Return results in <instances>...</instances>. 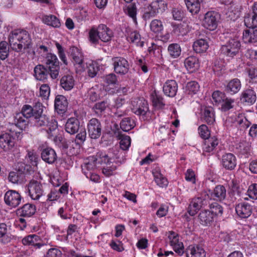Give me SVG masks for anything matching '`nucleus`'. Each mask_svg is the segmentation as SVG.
I'll list each match as a JSON object with an SVG mask.
<instances>
[{
	"label": "nucleus",
	"instance_id": "obj_29",
	"mask_svg": "<svg viewBox=\"0 0 257 257\" xmlns=\"http://www.w3.org/2000/svg\"><path fill=\"white\" fill-rule=\"evenodd\" d=\"M28 122V119L21 112L16 113L14 117V125L19 127L21 131L26 128Z\"/></svg>",
	"mask_w": 257,
	"mask_h": 257
},
{
	"label": "nucleus",
	"instance_id": "obj_31",
	"mask_svg": "<svg viewBox=\"0 0 257 257\" xmlns=\"http://www.w3.org/2000/svg\"><path fill=\"white\" fill-rule=\"evenodd\" d=\"M198 219L200 223L203 225L210 224L214 220V217L209 210L201 211L198 216Z\"/></svg>",
	"mask_w": 257,
	"mask_h": 257
},
{
	"label": "nucleus",
	"instance_id": "obj_58",
	"mask_svg": "<svg viewBox=\"0 0 257 257\" xmlns=\"http://www.w3.org/2000/svg\"><path fill=\"white\" fill-rule=\"evenodd\" d=\"M249 82L257 83V67H252L247 70Z\"/></svg>",
	"mask_w": 257,
	"mask_h": 257
},
{
	"label": "nucleus",
	"instance_id": "obj_19",
	"mask_svg": "<svg viewBox=\"0 0 257 257\" xmlns=\"http://www.w3.org/2000/svg\"><path fill=\"white\" fill-rule=\"evenodd\" d=\"M126 33L128 41L135 44L138 47L144 46V42L141 40V35L138 32L128 29L126 30Z\"/></svg>",
	"mask_w": 257,
	"mask_h": 257
},
{
	"label": "nucleus",
	"instance_id": "obj_8",
	"mask_svg": "<svg viewBox=\"0 0 257 257\" xmlns=\"http://www.w3.org/2000/svg\"><path fill=\"white\" fill-rule=\"evenodd\" d=\"M240 45L237 39H232L221 47V52L227 56L233 57L239 52Z\"/></svg>",
	"mask_w": 257,
	"mask_h": 257
},
{
	"label": "nucleus",
	"instance_id": "obj_28",
	"mask_svg": "<svg viewBox=\"0 0 257 257\" xmlns=\"http://www.w3.org/2000/svg\"><path fill=\"white\" fill-rule=\"evenodd\" d=\"M41 158L45 162L52 164L56 160L57 156L53 149L47 148L42 150Z\"/></svg>",
	"mask_w": 257,
	"mask_h": 257
},
{
	"label": "nucleus",
	"instance_id": "obj_24",
	"mask_svg": "<svg viewBox=\"0 0 257 257\" xmlns=\"http://www.w3.org/2000/svg\"><path fill=\"white\" fill-rule=\"evenodd\" d=\"M226 189L223 185H217L210 193L211 199L216 201H221L226 197Z\"/></svg>",
	"mask_w": 257,
	"mask_h": 257
},
{
	"label": "nucleus",
	"instance_id": "obj_34",
	"mask_svg": "<svg viewBox=\"0 0 257 257\" xmlns=\"http://www.w3.org/2000/svg\"><path fill=\"white\" fill-rule=\"evenodd\" d=\"M241 82L237 78L231 80L225 86V90L228 93L235 94L241 88Z\"/></svg>",
	"mask_w": 257,
	"mask_h": 257
},
{
	"label": "nucleus",
	"instance_id": "obj_46",
	"mask_svg": "<svg viewBox=\"0 0 257 257\" xmlns=\"http://www.w3.org/2000/svg\"><path fill=\"white\" fill-rule=\"evenodd\" d=\"M253 16L251 17H245L244 18L245 23H250L251 21V26H257V3H254L252 7Z\"/></svg>",
	"mask_w": 257,
	"mask_h": 257
},
{
	"label": "nucleus",
	"instance_id": "obj_1",
	"mask_svg": "<svg viewBox=\"0 0 257 257\" xmlns=\"http://www.w3.org/2000/svg\"><path fill=\"white\" fill-rule=\"evenodd\" d=\"M9 43L11 49L17 52L29 49L31 46L30 35L28 32L23 30L12 32L9 36Z\"/></svg>",
	"mask_w": 257,
	"mask_h": 257
},
{
	"label": "nucleus",
	"instance_id": "obj_50",
	"mask_svg": "<svg viewBox=\"0 0 257 257\" xmlns=\"http://www.w3.org/2000/svg\"><path fill=\"white\" fill-rule=\"evenodd\" d=\"M150 29L152 32L155 33L162 32L163 30L162 22L158 19L153 20L150 24Z\"/></svg>",
	"mask_w": 257,
	"mask_h": 257
},
{
	"label": "nucleus",
	"instance_id": "obj_36",
	"mask_svg": "<svg viewBox=\"0 0 257 257\" xmlns=\"http://www.w3.org/2000/svg\"><path fill=\"white\" fill-rule=\"evenodd\" d=\"M186 7L192 15L197 14L200 10V3L199 0H184Z\"/></svg>",
	"mask_w": 257,
	"mask_h": 257
},
{
	"label": "nucleus",
	"instance_id": "obj_20",
	"mask_svg": "<svg viewBox=\"0 0 257 257\" xmlns=\"http://www.w3.org/2000/svg\"><path fill=\"white\" fill-rule=\"evenodd\" d=\"M68 106V102L66 98L62 95H57L55 99V108L58 113H64Z\"/></svg>",
	"mask_w": 257,
	"mask_h": 257
},
{
	"label": "nucleus",
	"instance_id": "obj_62",
	"mask_svg": "<svg viewBox=\"0 0 257 257\" xmlns=\"http://www.w3.org/2000/svg\"><path fill=\"white\" fill-rule=\"evenodd\" d=\"M127 14L134 22H136L137 8L134 4H131L127 7Z\"/></svg>",
	"mask_w": 257,
	"mask_h": 257
},
{
	"label": "nucleus",
	"instance_id": "obj_16",
	"mask_svg": "<svg viewBox=\"0 0 257 257\" xmlns=\"http://www.w3.org/2000/svg\"><path fill=\"white\" fill-rule=\"evenodd\" d=\"M70 55L75 62L78 65L79 71H84L85 66L83 63V56L80 50L76 47H72L70 50Z\"/></svg>",
	"mask_w": 257,
	"mask_h": 257
},
{
	"label": "nucleus",
	"instance_id": "obj_41",
	"mask_svg": "<svg viewBox=\"0 0 257 257\" xmlns=\"http://www.w3.org/2000/svg\"><path fill=\"white\" fill-rule=\"evenodd\" d=\"M151 99L153 105L157 108H162L165 105L162 96L157 93L156 91L152 93Z\"/></svg>",
	"mask_w": 257,
	"mask_h": 257
},
{
	"label": "nucleus",
	"instance_id": "obj_44",
	"mask_svg": "<svg viewBox=\"0 0 257 257\" xmlns=\"http://www.w3.org/2000/svg\"><path fill=\"white\" fill-rule=\"evenodd\" d=\"M8 228L4 223H0V239L1 241L6 244L11 241V238L7 234Z\"/></svg>",
	"mask_w": 257,
	"mask_h": 257
},
{
	"label": "nucleus",
	"instance_id": "obj_3",
	"mask_svg": "<svg viewBox=\"0 0 257 257\" xmlns=\"http://www.w3.org/2000/svg\"><path fill=\"white\" fill-rule=\"evenodd\" d=\"M42 112H41L39 115L34 116L33 118L34 124L38 127L45 126L46 132L50 135L52 132L57 128V122L52 118L49 120L46 115L42 114Z\"/></svg>",
	"mask_w": 257,
	"mask_h": 257
},
{
	"label": "nucleus",
	"instance_id": "obj_9",
	"mask_svg": "<svg viewBox=\"0 0 257 257\" xmlns=\"http://www.w3.org/2000/svg\"><path fill=\"white\" fill-rule=\"evenodd\" d=\"M87 130L88 135L91 139H98L101 134L102 125L100 121L97 118H91L87 124Z\"/></svg>",
	"mask_w": 257,
	"mask_h": 257
},
{
	"label": "nucleus",
	"instance_id": "obj_47",
	"mask_svg": "<svg viewBox=\"0 0 257 257\" xmlns=\"http://www.w3.org/2000/svg\"><path fill=\"white\" fill-rule=\"evenodd\" d=\"M209 210L213 215L214 218L217 216H221L223 213L222 207L216 202L211 203L210 205V210Z\"/></svg>",
	"mask_w": 257,
	"mask_h": 257
},
{
	"label": "nucleus",
	"instance_id": "obj_21",
	"mask_svg": "<svg viewBox=\"0 0 257 257\" xmlns=\"http://www.w3.org/2000/svg\"><path fill=\"white\" fill-rule=\"evenodd\" d=\"M186 257H206L204 249L198 245H190L186 250Z\"/></svg>",
	"mask_w": 257,
	"mask_h": 257
},
{
	"label": "nucleus",
	"instance_id": "obj_57",
	"mask_svg": "<svg viewBox=\"0 0 257 257\" xmlns=\"http://www.w3.org/2000/svg\"><path fill=\"white\" fill-rule=\"evenodd\" d=\"M114 149H112L109 150L107 155H104L102 157V161L105 163L110 164V163L114 162L115 158Z\"/></svg>",
	"mask_w": 257,
	"mask_h": 257
},
{
	"label": "nucleus",
	"instance_id": "obj_23",
	"mask_svg": "<svg viewBox=\"0 0 257 257\" xmlns=\"http://www.w3.org/2000/svg\"><path fill=\"white\" fill-rule=\"evenodd\" d=\"M222 166L227 170H233L236 165L235 157L231 153L226 154L222 157Z\"/></svg>",
	"mask_w": 257,
	"mask_h": 257
},
{
	"label": "nucleus",
	"instance_id": "obj_33",
	"mask_svg": "<svg viewBox=\"0 0 257 257\" xmlns=\"http://www.w3.org/2000/svg\"><path fill=\"white\" fill-rule=\"evenodd\" d=\"M34 73L36 78L40 81H44L47 78L49 71L42 65H38L35 67Z\"/></svg>",
	"mask_w": 257,
	"mask_h": 257
},
{
	"label": "nucleus",
	"instance_id": "obj_53",
	"mask_svg": "<svg viewBox=\"0 0 257 257\" xmlns=\"http://www.w3.org/2000/svg\"><path fill=\"white\" fill-rule=\"evenodd\" d=\"M106 106L107 104L106 102L101 101L95 103L92 107V109L96 115H100L102 112L105 110Z\"/></svg>",
	"mask_w": 257,
	"mask_h": 257
},
{
	"label": "nucleus",
	"instance_id": "obj_39",
	"mask_svg": "<svg viewBox=\"0 0 257 257\" xmlns=\"http://www.w3.org/2000/svg\"><path fill=\"white\" fill-rule=\"evenodd\" d=\"M208 43L204 39H199L194 42L193 49L198 53L205 52L208 48Z\"/></svg>",
	"mask_w": 257,
	"mask_h": 257
},
{
	"label": "nucleus",
	"instance_id": "obj_38",
	"mask_svg": "<svg viewBox=\"0 0 257 257\" xmlns=\"http://www.w3.org/2000/svg\"><path fill=\"white\" fill-rule=\"evenodd\" d=\"M42 21L45 24L54 28H59L61 23L59 20L54 15H44L42 17Z\"/></svg>",
	"mask_w": 257,
	"mask_h": 257
},
{
	"label": "nucleus",
	"instance_id": "obj_2",
	"mask_svg": "<svg viewBox=\"0 0 257 257\" xmlns=\"http://www.w3.org/2000/svg\"><path fill=\"white\" fill-rule=\"evenodd\" d=\"M10 133H6L0 135V147L5 151L11 150L15 146V138L20 140L22 138V132H16L9 129Z\"/></svg>",
	"mask_w": 257,
	"mask_h": 257
},
{
	"label": "nucleus",
	"instance_id": "obj_7",
	"mask_svg": "<svg viewBox=\"0 0 257 257\" xmlns=\"http://www.w3.org/2000/svg\"><path fill=\"white\" fill-rule=\"evenodd\" d=\"M132 110L138 115H145L149 110L147 101L143 98H136L132 102Z\"/></svg>",
	"mask_w": 257,
	"mask_h": 257
},
{
	"label": "nucleus",
	"instance_id": "obj_14",
	"mask_svg": "<svg viewBox=\"0 0 257 257\" xmlns=\"http://www.w3.org/2000/svg\"><path fill=\"white\" fill-rule=\"evenodd\" d=\"M206 204V200L202 197L194 198L190 203L187 212L190 215L194 216L201 207Z\"/></svg>",
	"mask_w": 257,
	"mask_h": 257
},
{
	"label": "nucleus",
	"instance_id": "obj_60",
	"mask_svg": "<svg viewBox=\"0 0 257 257\" xmlns=\"http://www.w3.org/2000/svg\"><path fill=\"white\" fill-rule=\"evenodd\" d=\"M96 168V163L95 160L86 162L82 166V169L84 173V171L88 172H91V171L94 170Z\"/></svg>",
	"mask_w": 257,
	"mask_h": 257
},
{
	"label": "nucleus",
	"instance_id": "obj_63",
	"mask_svg": "<svg viewBox=\"0 0 257 257\" xmlns=\"http://www.w3.org/2000/svg\"><path fill=\"white\" fill-rule=\"evenodd\" d=\"M61 254L62 252L60 250L55 248H52L48 250L45 257H60Z\"/></svg>",
	"mask_w": 257,
	"mask_h": 257
},
{
	"label": "nucleus",
	"instance_id": "obj_15",
	"mask_svg": "<svg viewBox=\"0 0 257 257\" xmlns=\"http://www.w3.org/2000/svg\"><path fill=\"white\" fill-rule=\"evenodd\" d=\"M245 24H247V23ZM247 24V26L250 28L243 32L242 39L245 43H255L257 42V29H254L256 26H251V21Z\"/></svg>",
	"mask_w": 257,
	"mask_h": 257
},
{
	"label": "nucleus",
	"instance_id": "obj_12",
	"mask_svg": "<svg viewBox=\"0 0 257 257\" xmlns=\"http://www.w3.org/2000/svg\"><path fill=\"white\" fill-rule=\"evenodd\" d=\"M43 109L42 104L40 103H36L34 106H31L28 104L24 105L21 110V112L28 119L31 117L34 118L35 116L39 115L41 112H43Z\"/></svg>",
	"mask_w": 257,
	"mask_h": 257
},
{
	"label": "nucleus",
	"instance_id": "obj_42",
	"mask_svg": "<svg viewBox=\"0 0 257 257\" xmlns=\"http://www.w3.org/2000/svg\"><path fill=\"white\" fill-rule=\"evenodd\" d=\"M203 118L208 124H211L215 121L214 115L212 108L205 107L203 112Z\"/></svg>",
	"mask_w": 257,
	"mask_h": 257
},
{
	"label": "nucleus",
	"instance_id": "obj_55",
	"mask_svg": "<svg viewBox=\"0 0 257 257\" xmlns=\"http://www.w3.org/2000/svg\"><path fill=\"white\" fill-rule=\"evenodd\" d=\"M99 70V67L95 63H91L87 65V73L89 77H95Z\"/></svg>",
	"mask_w": 257,
	"mask_h": 257
},
{
	"label": "nucleus",
	"instance_id": "obj_22",
	"mask_svg": "<svg viewBox=\"0 0 257 257\" xmlns=\"http://www.w3.org/2000/svg\"><path fill=\"white\" fill-rule=\"evenodd\" d=\"M250 205L245 203H240L235 207V211L237 215L241 218H245L249 217L251 213Z\"/></svg>",
	"mask_w": 257,
	"mask_h": 257
},
{
	"label": "nucleus",
	"instance_id": "obj_40",
	"mask_svg": "<svg viewBox=\"0 0 257 257\" xmlns=\"http://www.w3.org/2000/svg\"><path fill=\"white\" fill-rule=\"evenodd\" d=\"M136 125L135 121L131 117H125L120 123V128L124 132H128L133 129Z\"/></svg>",
	"mask_w": 257,
	"mask_h": 257
},
{
	"label": "nucleus",
	"instance_id": "obj_5",
	"mask_svg": "<svg viewBox=\"0 0 257 257\" xmlns=\"http://www.w3.org/2000/svg\"><path fill=\"white\" fill-rule=\"evenodd\" d=\"M46 67L49 71V74L53 79L56 78L59 75V62L56 55L48 54L45 60Z\"/></svg>",
	"mask_w": 257,
	"mask_h": 257
},
{
	"label": "nucleus",
	"instance_id": "obj_18",
	"mask_svg": "<svg viewBox=\"0 0 257 257\" xmlns=\"http://www.w3.org/2000/svg\"><path fill=\"white\" fill-rule=\"evenodd\" d=\"M99 39L103 42H108L111 40L113 36L112 31L104 24L98 26Z\"/></svg>",
	"mask_w": 257,
	"mask_h": 257
},
{
	"label": "nucleus",
	"instance_id": "obj_26",
	"mask_svg": "<svg viewBox=\"0 0 257 257\" xmlns=\"http://www.w3.org/2000/svg\"><path fill=\"white\" fill-rule=\"evenodd\" d=\"M36 207L31 204H26L17 210V214L21 216L29 217L35 214Z\"/></svg>",
	"mask_w": 257,
	"mask_h": 257
},
{
	"label": "nucleus",
	"instance_id": "obj_54",
	"mask_svg": "<svg viewBox=\"0 0 257 257\" xmlns=\"http://www.w3.org/2000/svg\"><path fill=\"white\" fill-rule=\"evenodd\" d=\"M50 93V88L48 84H44L40 87L39 96L44 99L48 98Z\"/></svg>",
	"mask_w": 257,
	"mask_h": 257
},
{
	"label": "nucleus",
	"instance_id": "obj_13",
	"mask_svg": "<svg viewBox=\"0 0 257 257\" xmlns=\"http://www.w3.org/2000/svg\"><path fill=\"white\" fill-rule=\"evenodd\" d=\"M114 71L120 74H126L129 69L127 61L122 57H114L112 59Z\"/></svg>",
	"mask_w": 257,
	"mask_h": 257
},
{
	"label": "nucleus",
	"instance_id": "obj_11",
	"mask_svg": "<svg viewBox=\"0 0 257 257\" xmlns=\"http://www.w3.org/2000/svg\"><path fill=\"white\" fill-rule=\"evenodd\" d=\"M21 195L15 190H9L5 195L4 200L6 204L12 207H17L22 201Z\"/></svg>",
	"mask_w": 257,
	"mask_h": 257
},
{
	"label": "nucleus",
	"instance_id": "obj_61",
	"mask_svg": "<svg viewBox=\"0 0 257 257\" xmlns=\"http://www.w3.org/2000/svg\"><path fill=\"white\" fill-rule=\"evenodd\" d=\"M30 166L25 164L22 162H19L15 165V169L20 174L25 173L28 171L30 169Z\"/></svg>",
	"mask_w": 257,
	"mask_h": 257
},
{
	"label": "nucleus",
	"instance_id": "obj_64",
	"mask_svg": "<svg viewBox=\"0 0 257 257\" xmlns=\"http://www.w3.org/2000/svg\"><path fill=\"white\" fill-rule=\"evenodd\" d=\"M247 193L250 198L257 199V184H253L250 186L248 189Z\"/></svg>",
	"mask_w": 257,
	"mask_h": 257
},
{
	"label": "nucleus",
	"instance_id": "obj_17",
	"mask_svg": "<svg viewBox=\"0 0 257 257\" xmlns=\"http://www.w3.org/2000/svg\"><path fill=\"white\" fill-rule=\"evenodd\" d=\"M170 244L173 247L174 250L179 255H182L184 252L183 243L179 241V238L174 232H170L168 236Z\"/></svg>",
	"mask_w": 257,
	"mask_h": 257
},
{
	"label": "nucleus",
	"instance_id": "obj_4",
	"mask_svg": "<svg viewBox=\"0 0 257 257\" xmlns=\"http://www.w3.org/2000/svg\"><path fill=\"white\" fill-rule=\"evenodd\" d=\"M167 8V4L162 0H157L153 2L146 9L144 17L150 19L155 17L157 14L163 13Z\"/></svg>",
	"mask_w": 257,
	"mask_h": 257
},
{
	"label": "nucleus",
	"instance_id": "obj_37",
	"mask_svg": "<svg viewBox=\"0 0 257 257\" xmlns=\"http://www.w3.org/2000/svg\"><path fill=\"white\" fill-rule=\"evenodd\" d=\"M184 65L189 72H193L199 68L198 60L194 56L189 57L185 60Z\"/></svg>",
	"mask_w": 257,
	"mask_h": 257
},
{
	"label": "nucleus",
	"instance_id": "obj_32",
	"mask_svg": "<svg viewBox=\"0 0 257 257\" xmlns=\"http://www.w3.org/2000/svg\"><path fill=\"white\" fill-rule=\"evenodd\" d=\"M240 99L248 104H252L256 101V94L252 89L245 90L242 93Z\"/></svg>",
	"mask_w": 257,
	"mask_h": 257
},
{
	"label": "nucleus",
	"instance_id": "obj_52",
	"mask_svg": "<svg viewBox=\"0 0 257 257\" xmlns=\"http://www.w3.org/2000/svg\"><path fill=\"white\" fill-rule=\"evenodd\" d=\"M199 89V85L196 81L188 82L186 85V91L190 95L196 94Z\"/></svg>",
	"mask_w": 257,
	"mask_h": 257
},
{
	"label": "nucleus",
	"instance_id": "obj_43",
	"mask_svg": "<svg viewBox=\"0 0 257 257\" xmlns=\"http://www.w3.org/2000/svg\"><path fill=\"white\" fill-rule=\"evenodd\" d=\"M168 51L171 57L176 58L180 55L181 49L179 44L174 43L169 45L168 48Z\"/></svg>",
	"mask_w": 257,
	"mask_h": 257
},
{
	"label": "nucleus",
	"instance_id": "obj_6",
	"mask_svg": "<svg viewBox=\"0 0 257 257\" xmlns=\"http://www.w3.org/2000/svg\"><path fill=\"white\" fill-rule=\"evenodd\" d=\"M30 197L33 200L39 199L43 194L44 188L42 183L32 179L27 185Z\"/></svg>",
	"mask_w": 257,
	"mask_h": 257
},
{
	"label": "nucleus",
	"instance_id": "obj_27",
	"mask_svg": "<svg viewBox=\"0 0 257 257\" xmlns=\"http://www.w3.org/2000/svg\"><path fill=\"white\" fill-rule=\"evenodd\" d=\"M80 126L79 121L75 117L69 118L65 124L66 131L70 134H74L78 132Z\"/></svg>",
	"mask_w": 257,
	"mask_h": 257
},
{
	"label": "nucleus",
	"instance_id": "obj_25",
	"mask_svg": "<svg viewBox=\"0 0 257 257\" xmlns=\"http://www.w3.org/2000/svg\"><path fill=\"white\" fill-rule=\"evenodd\" d=\"M177 89V84L173 80L167 81L163 86L164 93L169 97H174L176 94Z\"/></svg>",
	"mask_w": 257,
	"mask_h": 257
},
{
	"label": "nucleus",
	"instance_id": "obj_48",
	"mask_svg": "<svg viewBox=\"0 0 257 257\" xmlns=\"http://www.w3.org/2000/svg\"><path fill=\"white\" fill-rule=\"evenodd\" d=\"M9 54V48L8 44L6 41L0 42V59L5 60L7 59Z\"/></svg>",
	"mask_w": 257,
	"mask_h": 257
},
{
	"label": "nucleus",
	"instance_id": "obj_35",
	"mask_svg": "<svg viewBox=\"0 0 257 257\" xmlns=\"http://www.w3.org/2000/svg\"><path fill=\"white\" fill-rule=\"evenodd\" d=\"M218 145V140L215 137L205 139L203 147V151L205 152L210 153L213 151Z\"/></svg>",
	"mask_w": 257,
	"mask_h": 257
},
{
	"label": "nucleus",
	"instance_id": "obj_56",
	"mask_svg": "<svg viewBox=\"0 0 257 257\" xmlns=\"http://www.w3.org/2000/svg\"><path fill=\"white\" fill-rule=\"evenodd\" d=\"M225 97V94L219 91H214L212 95V99L216 105L223 101Z\"/></svg>",
	"mask_w": 257,
	"mask_h": 257
},
{
	"label": "nucleus",
	"instance_id": "obj_59",
	"mask_svg": "<svg viewBox=\"0 0 257 257\" xmlns=\"http://www.w3.org/2000/svg\"><path fill=\"white\" fill-rule=\"evenodd\" d=\"M199 134L201 138L205 139H209L210 137V132L207 126L205 124L200 125L198 128Z\"/></svg>",
	"mask_w": 257,
	"mask_h": 257
},
{
	"label": "nucleus",
	"instance_id": "obj_45",
	"mask_svg": "<svg viewBox=\"0 0 257 257\" xmlns=\"http://www.w3.org/2000/svg\"><path fill=\"white\" fill-rule=\"evenodd\" d=\"M120 140V147L122 150H126L128 149L131 145V138L124 135L119 134L118 135Z\"/></svg>",
	"mask_w": 257,
	"mask_h": 257
},
{
	"label": "nucleus",
	"instance_id": "obj_51",
	"mask_svg": "<svg viewBox=\"0 0 257 257\" xmlns=\"http://www.w3.org/2000/svg\"><path fill=\"white\" fill-rule=\"evenodd\" d=\"M155 181L157 185L161 187H166L168 185L167 180L159 172L154 173Z\"/></svg>",
	"mask_w": 257,
	"mask_h": 257
},
{
	"label": "nucleus",
	"instance_id": "obj_30",
	"mask_svg": "<svg viewBox=\"0 0 257 257\" xmlns=\"http://www.w3.org/2000/svg\"><path fill=\"white\" fill-rule=\"evenodd\" d=\"M75 84V80L72 75L66 74L62 77L60 79V86L65 90H71Z\"/></svg>",
	"mask_w": 257,
	"mask_h": 257
},
{
	"label": "nucleus",
	"instance_id": "obj_49",
	"mask_svg": "<svg viewBox=\"0 0 257 257\" xmlns=\"http://www.w3.org/2000/svg\"><path fill=\"white\" fill-rule=\"evenodd\" d=\"M99 33L98 29L92 28L89 32V40L90 43L96 45L99 43Z\"/></svg>",
	"mask_w": 257,
	"mask_h": 257
},
{
	"label": "nucleus",
	"instance_id": "obj_10",
	"mask_svg": "<svg viewBox=\"0 0 257 257\" xmlns=\"http://www.w3.org/2000/svg\"><path fill=\"white\" fill-rule=\"evenodd\" d=\"M218 22V15L215 12H208L204 16L202 21L203 26L206 29L213 31L217 27Z\"/></svg>",
	"mask_w": 257,
	"mask_h": 257
}]
</instances>
